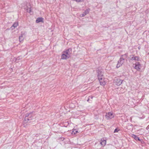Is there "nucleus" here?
Returning <instances> with one entry per match:
<instances>
[{"label":"nucleus","instance_id":"nucleus-1","mask_svg":"<svg viewBox=\"0 0 149 149\" xmlns=\"http://www.w3.org/2000/svg\"><path fill=\"white\" fill-rule=\"evenodd\" d=\"M97 76L100 83L101 85H105L107 82V79L104 78L103 76V73L100 70L97 71Z\"/></svg>","mask_w":149,"mask_h":149},{"label":"nucleus","instance_id":"nucleus-2","mask_svg":"<svg viewBox=\"0 0 149 149\" xmlns=\"http://www.w3.org/2000/svg\"><path fill=\"white\" fill-rule=\"evenodd\" d=\"M127 57V54H125L121 56L120 58L118 61L116 66L117 68H118L122 66L125 62V60L126 59Z\"/></svg>","mask_w":149,"mask_h":149},{"label":"nucleus","instance_id":"nucleus-3","mask_svg":"<svg viewBox=\"0 0 149 149\" xmlns=\"http://www.w3.org/2000/svg\"><path fill=\"white\" fill-rule=\"evenodd\" d=\"M72 51V49L70 48L63 51L61 55V59H66L69 58L70 56Z\"/></svg>","mask_w":149,"mask_h":149},{"label":"nucleus","instance_id":"nucleus-4","mask_svg":"<svg viewBox=\"0 0 149 149\" xmlns=\"http://www.w3.org/2000/svg\"><path fill=\"white\" fill-rule=\"evenodd\" d=\"M34 115L32 113H27L26 114L25 118V121H29L32 119V118L34 117Z\"/></svg>","mask_w":149,"mask_h":149},{"label":"nucleus","instance_id":"nucleus-5","mask_svg":"<svg viewBox=\"0 0 149 149\" xmlns=\"http://www.w3.org/2000/svg\"><path fill=\"white\" fill-rule=\"evenodd\" d=\"M114 117V116L113 115V113L112 112L107 113L105 116L107 120L111 119L113 118Z\"/></svg>","mask_w":149,"mask_h":149},{"label":"nucleus","instance_id":"nucleus-6","mask_svg":"<svg viewBox=\"0 0 149 149\" xmlns=\"http://www.w3.org/2000/svg\"><path fill=\"white\" fill-rule=\"evenodd\" d=\"M141 67V65L139 62H136L135 64V66L134 68L137 70H140Z\"/></svg>","mask_w":149,"mask_h":149},{"label":"nucleus","instance_id":"nucleus-7","mask_svg":"<svg viewBox=\"0 0 149 149\" xmlns=\"http://www.w3.org/2000/svg\"><path fill=\"white\" fill-rule=\"evenodd\" d=\"M122 82L123 81L122 80L119 79H117L116 80V81H115V83L116 85L119 86L122 84Z\"/></svg>","mask_w":149,"mask_h":149},{"label":"nucleus","instance_id":"nucleus-8","mask_svg":"<svg viewBox=\"0 0 149 149\" xmlns=\"http://www.w3.org/2000/svg\"><path fill=\"white\" fill-rule=\"evenodd\" d=\"M130 60L132 61L135 60L138 61L139 60V58L138 56L133 55L132 57L130 58Z\"/></svg>","mask_w":149,"mask_h":149},{"label":"nucleus","instance_id":"nucleus-9","mask_svg":"<svg viewBox=\"0 0 149 149\" xmlns=\"http://www.w3.org/2000/svg\"><path fill=\"white\" fill-rule=\"evenodd\" d=\"M89 11V9H87L86 10L83 14L80 15L81 17H83L85 15L88 13Z\"/></svg>","mask_w":149,"mask_h":149},{"label":"nucleus","instance_id":"nucleus-10","mask_svg":"<svg viewBox=\"0 0 149 149\" xmlns=\"http://www.w3.org/2000/svg\"><path fill=\"white\" fill-rule=\"evenodd\" d=\"M106 143V141L104 139H101L100 144L103 146H105Z\"/></svg>","mask_w":149,"mask_h":149},{"label":"nucleus","instance_id":"nucleus-11","mask_svg":"<svg viewBox=\"0 0 149 149\" xmlns=\"http://www.w3.org/2000/svg\"><path fill=\"white\" fill-rule=\"evenodd\" d=\"M43 18L42 17H38L36 20V22L38 23L40 22H42L43 20Z\"/></svg>","mask_w":149,"mask_h":149},{"label":"nucleus","instance_id":"nucleus-12","mask_svg":"<svg viewBox=\"0 0 149 149\" xmlns=\"http://www.w3.org/2000/svg\"><path fill=\"white\" fill-rule=\"evenodd\" d=\"M131 136L132 138H134L136 140H138L139 141H140V139L139 138L134 134H132Z\"/></svg>","mask_w":149,"mask_h":149},{"label":"nucleus","instance_id":"nucleus-13","mask_svg":"<svg viewBox=\"0 0 149 149\" xmlns=\"http://www.w3.org/2000/svg\"><path fill=\"white\" fill-rule=\"evenodd\" d=\"M18 25V23L17 22H15L13 25L11 26V28L12 29H13L17 27V26Z\"/></svg>","mask_w":149,"mask_h":149},{"label":"nucleus","instance_id":"nucleus-14","mask_svg":"<svg viewBox=\"0 0 149 149\" xmlns=\"http://www.w3.org/2000/svg\"><path fill=\"white\" fill-rule=\"evenodd\" d=\"M78 132V131L76 130H74L72 132V134L75 135Z\"/></svg>","mask_w":149,"mask_h":149},{"label":"nucleus","instance_id":"nucleus-15","mask_svg":"<svg viewBox=\"0 0 149 149\" xmlns=\"http://www.w3.org/2000/svg\"><path fill=\"white\" fill-rule=\"evenodd\" d=\"M120 130L118 128H116L114 132V133L117 132L118 131Z\"/></svg>","mask_w":149,"mask_h":149},{"label":"nucleus","instance_id":"nucleus-16","mask_svg":"<svg viewBox=\"0 0 149 149\" xmlns=\"http://www.w3.org/2000/svg\"><path fill=\"white\" fill-rule=\"evenodd\" d=\"M27 12L30 13L31 11V9L30 8H28L26 9Z\"/></svg>","mask_w":149,"mask_h":149},{"label":"nucleus","instance_id":"nucleus-17","mask_svg":"<svg viewBox=\"0 0 149 149\" xmlns=\"http://www.w3.org/2000/svg\"><path fill=\"white\" fill-rule=\"evenodd\" d=\"M19 40L20 41V42L22 41L23 40L22 36H19Z\"/></svg>","mask_w":149,"mask_h":149},{"label":"nucleus","instance_id":"nucleus-18","mask_svg":"<svg viewBox=\"0 0 149 149\" xmlns=\"http://www.w3.org/2000/svg\"><path fill=\"white\" fill-rule=\"evenodd\" d=\"M140 47H138V49H140Z\"/></svg>","mask_w":149,"mask_h":149},{"label":"nucleus","instance_id":"nucleus-19","mask_svg":"<svg viewBox=\"0 0 149 149\" xmlns=\"http://www.w3.org/2000/svg\"><path fill=\"white\" fill-rule=\"evenodd\" d=\"M146 129H147V130L148 129V127H146Z\"/></svg>","mask_w":149,"mask_h":149},{"label":"nucleus","instance_id":"nucleus-20","mask_svg":"<svg viewBox=\"0 0 149 149\" xmlns=\"http://www.w3.org/2000/svg\"><path fill=\"white\" fill-rule=\"evenodd\" d=\"M91 99H92V98H93V97H92V96H91Z\"/></svg>","mask_w":149,"mask_h":149},{"label":"nucleus","instance_id":"nucleus-21","mask_svg":"<svg viewBox=\"0 0 149 149\" xmlns=\"http://www.w3.org/2000/svg\"><path fill=\"white\" fill-rule=\"evenodd\" d=\"M89 98L88 99V100H87V101H88L89 100Z\"/></svg>","mask_w":149,"mask_h":149}]
</instances>
